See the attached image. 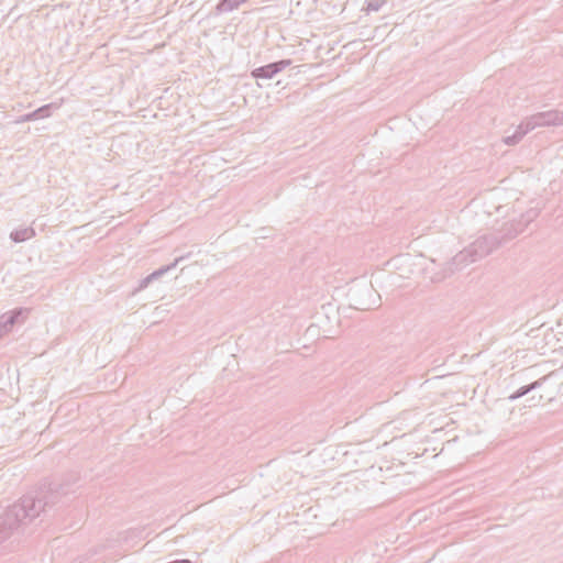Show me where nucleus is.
Returning <instances> with one entry per match:
<instances>
[{
    "label": "nucleus",
    "instance_id": "39448f33",
    "mask_svg": "<svg viewBox=\"0 0 563 563\" xmlns=\"http://www.w3.org/2000/svg\"><path fill=\"white\" fill-rule=\"evenodd\" d=\"M291 65V59H280L252 70L251 75L256 79H271Z\"/></svg>",
    "mask_w": 563,
    "mask_h": 563
},
{
    "label": "nucleus",
    "instance_id": "423d86ee",
    "mask_svg": "<svg viewBox=\"0 0 563 563\" xmlns=\"http://www.w3.org/2000/svg\"><path fill=\"white\" fill-rule=\"evenodd\" d=\"M53 109H58V104H56V103L44 104V106L40 107L38 109L34 110L33 112L20 115L19 118H16L14 120V123L21 124V123L29 122V121H35V120L48 118V117H51Z\"/></svg>",
    "mask_w": 563,
    "mask_h": 563
},
{
    "label": "nucleus",
    "instance_id": "9d476101",
    "mask_svg": "<svg viewBox=\"0 0 563 563\" xmlns=\"http://www.w3.org/2000/svg\"><path fill=\"white\" fill-rule=\"evenodd\" d=\"M544 379H545V378H541V379H538V380H536V382H533V383H531V384H529V385H526V386L520 387L518 390H516L514 394H511V395L508 397V399H509V400H511V401H514V400H517V399H519V398H521V397L526 396V395H527V394H529L530 391H532V390H534V389L539 388V387L542 385V383H543V380H544Z\"/></svg>",
    "mask_w": 563,
    "mask_h": 563
},
{
    "label": "nucleus",
    "instance_id": "4468645a",
    "mask_svg": "<svg viewBox=\"0 0 563 563\" xmlns=\"http://www.w3.org/2000/svg\"><path fill=\"white\" fill-rule=\"evenodd\" d=\"M172 563H191V562L189 560H185L184 559V560H176V561H174Z\"/></svg>",
    "mask_w": 563,
    "mask_h": 563
},
{
    "label": "nucleus",
    "instance_id": "20e7f679",
    "mask_svg": "<svg viewBox=\"0 0 563 563\" xmlns=\"http://www.w3.org/2000/svg\"><path fill=\"white\" fill-rule=\"evenodd\" d=\"M539 212L537 209L531 208L528 211H526L523 214H521L520 219L518 221L511 220L509 222H505L503 225L506 229L505 230V236L506 238H516L518 234L523 232L526 227L532 222L537 217Z\"/></svg>",
    "mask_w": 563,
    "mask_h": 563
},
{
    "label": "nucleus",
    "instance_id": "0eeeda50",
    "mask_svg": "<svg viewBox=\"0 0 563 563\" xmlns=\"http://www.w3.org/2000/svg\"><path fill=\"white\" fill-rule=\"evenodd\" d=\"M181 261H184V256L176 257L173 263L169 265L163 266L156 271H154L152 274L147 275L143 279L140 280L139 287L136 290H143L145 289L153 280L158 279L167 272L175 268Z\"/></svg>",
    "mask_w": 563,
    "mask_h": 563
},
{
    "label": "nucleus",
    "instance_id": "ddd939ff",
    "mask_svg": "<svg viewBox=\"0 0 563 563\" xmlns=\"http://www.w3.org/2000/svg\"><path fill=\"white\" fill-rule=\"evenodd\" d=\"M382 7V3L378 0H373L367 3V10L368 11H378Z\"/></svg>",
    "mask_w": 563,
    "mask_h": 563
},
{
    "label": "nucleus",
    "instance_id": "7ed1b4c3",
    "mask_svg": "<svg viewBox=\"0 0 563 563\" xmlns=\"http://www.w3.org/2000/svg\"><path fill=\"white\" fill-rule=\"evenodd\" d=\"M533 129L563 125V110L553 109L529 117Z\"/></svg>",
    "mask_w": 563,
    "mask_h": 563
},
{
    "label": "nucleus",
    "instance_id": "9b49d317",
    "mask_svg": "<svg viewBox=\"0 0 563 563\" xmlns=\"http://www.w3.org/2000/svg\"><path fill=\"white\" fill-rule=\"evenodd\" d=\"M533 126L531 124V121L528 118L521 121V123L517 126L516 131L514 133L517 134V136L522 140V137L528 134L529 132L533 131Z\"/></svg>",
    "mask_w": 563,
    "mask_h": 563
},
{
    "label": "nucleus",
    "instance_id": "1a4fd4ad",
    "mask_svg": "<svg viewBox=\"0 0 563 563\" xmlns=\"http://www.w3.org/2000/svg\"><path fill=\"white\" fill-rule=\"evenodd\" d=\"M35 236V230L32 227L16 229L11 232L10 239L15 242H24Z\"/></svg>",
    "mask_w": 563,
    "mask_h": 563
},
{
    "label": "nucleus",
    "instance_id": "f03ea898",
    "mask_svg": "<svg viewBox=\"0 0 563 563\" xmlns=\"http://www.w3.org/2000/svg\"><path fill=\"white\" fill-rule=\"evenodd\" d=\"M505 230L504 225H501L497 233H486L476 239L468 247L455 255V264L473 263L492 253L504 241L511 239L505 236Z\"/></svg>",
    "mask_w": 563,
    "mask_h": 563
},
{
    "label": "nucleus",
    "instance_id": "f8f14e48",
    "mask_svg": "<svg viewBox=\"0 0 563 563\" xmlns=\"http://www.w3.org/2000/svg\"><path fill=\"white\" fill-rule=\"evenodd\" d=\"M504 143L506 145H509V146H512V145H516L518 144L521 140L517 136L516 133L511 134V135H507L503 139Z\"/></svg>",
    "mask_w": 563,
    "mask_h": 563
},
{
    "label": "nucleus",
    "instance_id": "f257e3e1",
    "mask_svg": "<svg viewBox=\"0 0 563 563\" xmlns=\"http://www.w3.org/2000/svg\"><path fill=\"white\" fill-rule=\"evenodd\" d=\"M46 506L47 494L41 490L24 495L19 503L9 507L0 515V542L8 539L25 520L38 517Z\"/></svg>",
    "mask_w": 563,
    "mask_h": 563
},
{
    "label": "nucleus",
    "instance_id": "6e6552de",
    "mask_svg": "<svg viewBox=\"0 0 563 563\" xmlns=\"http://www.w3.org/2000/svg\"><path fill=\"white\" fill-rule=\"evenodd\" d=\"M24 312H26V310L19 308L0 316V338L11 331L19 317Z\"/></svg>",
    "mask_w": 563,
    "mask_h": 563
}]
</instances>
